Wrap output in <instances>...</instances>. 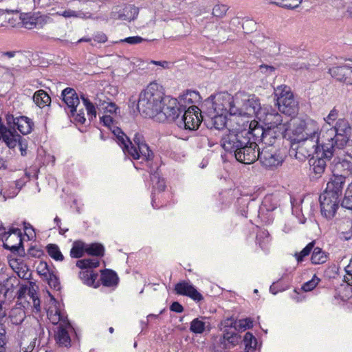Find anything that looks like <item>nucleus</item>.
Returning a JSON list of instances; mask_svg holds the SVG:
<instances>
[{
	"label": "nucleus",
	"mask_w": 352,
	"mask_h": 352,
	"mask_svg": "<svg viewBox=\"0 0 352 352\" xmlns=\"http://www.w3.org/2000/svg\"><path fill=\"white\" fill-rule=\"evenodd\" d=\"M249 135L250 131L246 129L229 130L221 138V146L226 151L233 153L239 162L252 164L257 160V144L251 141Z\"/></svg>",
	"instance_id": "nucleus-1"
},
{
	"label": "nucleus",
	"mask_w": 352,
	"mask_h": 352,
	"mask_svg": "<svg viewBox=\"0 0 352 352\" xmlns=\"http://www.w3.org/2000/svg\"><path fill=\"white\" fill-rule=\"evenodd\" d=\"M321 139L322 143L332 144L336 151L342 148L349 140H352V127L348 120L340 118L333 126H322Z\"/></svg>",
	"instance_id": "nucleus-2"
},
{
	"label": "nucleus",
	"mask_w": 352,
	"mask_h": 352,
	"mask_svg": "<svg viewBox=\"0 0 352 352\" xmlns=\"http://www.w3.org/2000/svg\"><path fill=\"white\" fill-rule=\"evenodd\" d=\"M163 100V94L158 89L157 84L151 83L140 94L138 109L145 118L156 120Z\"/></svg>",
	"instance_id": "nucleus-3"
},
{
	"label": "nucleus",
	"mask_w": 352,
	"mask_h": 352,
	"mask_svg": "<svg viewBox=\"0 0 352 352\" xmlns=\"http://www.w3.org/2000/svg\"><path fill=\"white\" fill-rule=\"evenodd\" d=\"M113 133L116 135L118 143L125 154H128L134 160L151 159L153 152L146 144L142 135L135 133L133 139V142H131L120 129L115 130Z\"/></svg>",
	"instance_id": "nucleus-4"
},
{
	"label": "nucleus",
	"mask_w": 352,
	"mask_h": 352,
	"mask_svg": "<svg viewBox=\"0 0 352 352\" xmlns=\"http://www.w3.org/2000/svg\"><path fill=\"white\" fill-rule=\"evenodd\" d=\"M236 109H232L234 116L257 118L258 113L263 108L258 98L254 94L239 91L235 94Z\"/></svg>",
	"instance_id": "nucleus-5"
},
{
	"label": "nucleus",
	"mask_w": 352,
	"mask_h": 352,
	"mask_svg": "<svg viewBox=\"0 0 352 352\" xmlns=\"http://www.w3.org/2000/svg\"><path fill=\"white\" fill-rule=\"evenodd\" d=\"M204 105L208 111H214L216 113L226 114L234 116L232 109H236L235 95L232 96L228 92H219L214 95H211L204 101Z\"/></svg>",
	"instance_id": "nucleus-6"
},
{
	"label": "nucleus",
	"mask_w": 352,
	"mask_h": 352,
	"mask_svg": "<svg viewBox=\"0 0 352 352\" xmlns=\"http://www.w3.org/2000/svg\"><path fill=\"white\" fill-rule=\"evenodd\" d=\"M274 95L276 98L277 105L279 111L289 116L297 113L298 102L294 98L290 88L286 85H280L274 89Z\"/></svg>",
	"instance_id": "nucleus-7"
},
{
	"label": "nucleus",
	"mask_w": 352,
	"mask_h": 352,
	"mask_svg": "<svg viewBox=\"0 0 352 352\" xmlns=\"http://www.w3.org/2000/svg\"><path fill=\"white\" fill-rule=\"evenodd\" d=\"M336 153V151H334L332 144L322 143V147L317 150L310 164L314 174V177L318 178L322 176L325 170L327 162L330 160Z\"/></svg>",
	"instance_id": "nucleus-8"
},
{
	"label": "nucleus",
	"mask_w": 352,
	"mask_h": 352,
	"mask_svg": "<svg viewBox=\"0 0 352 352\" xmlns=\"http://www.w3.org/2000/svg\"><path fill=\"white\" fill-rule=\"evenodd\" d=\"M99 263L98 258H85L76 262V266L81 269L79 278L84 284L94 287H98V283L95 284L98 274L95 273L93 269L98 267Z\"/></svg>",
	"instance_id": "nucleus-9"
},
{
	"label": "nucleus",
	"mask_w": 352,
	"mask_h": 352,
	"mask_svg": "<svg viewBox=\"0 0 352 352\" xmlns=\"http://www.w3.org/2000/svg\"><path fill=\"white\" fill-rule=\"evenodd\" d=\"M257 160L261 165L268 169H274L281 166L283 157L276 146H265L260 150L258 148Z\"/></svg>",
	"instance_id": "nucleus-10"
},
{
	"label": "nucleus",
	"mask_w": 352,
	"mask_h": 352,
	"mask_svg": "<svg viewBox=\"0 0 352 352\" xmlns=\"http://www.w3.org/2000/svg\"><path fill=\"white\" fill-rule=\"evenodd\" d=\"M257 119L263 122L265 127L278 128V126L283 125L288 129L290 128L289 120H284L282 116L271 107H263L260 110Z\"/></svg>",
	"instance_id": "nucleus-11"
},
{
	"label": "nucleus",
	"mask_w": 352,
	"mask_h": 352,
	"mask_svg": "<svg viewBox=\"0 0 352 352\" xmlns=\"http://www.w3.org/2000/svg\"><path fill=\"white\" fill-rule=\"evenodd\" d=\"M182 111L177 99L164 98L162 109L160 110L155 120L159 122H164L166 120L173 121L178 118L179 113Z\"/></svg>",
	"instance_id": "nucleus-12"
},
{
	"label": "nucleus",
	"mask_w": 352,
	"mask_h": 352,
	"mask_svg": "<svg viewBox=\"0 0 352 352\" xmlns=\"http://www.w3.org/2000/svg\"><path fill=\"white\" fill-rule=\"evenodd\" d=\"M297 142L296 148V157L300 161H303L307 157L315 155L319 148H321V142L309 138H302L296 137L295 139Z\"/></svg>",
	"instance_id": "nucleus-13"
},
{
	"label": "nucleus",
	"mask_w": 352,
	"mask_h": 352,
	"mask_svg": "<svg viewBox=\"0 0 352 352\" xmlns=\"http://www.w3.org/2000/svg\"><path fill=\"white\" fill-rule=\"evenodd\" d=\"M3 247L11 250L13 253L17 252L19 255L25 254L23 247L22 235L19 228H13L8 232H5L2 236Z\"/></svg>",
	"instance_id": "nucleus-14"
},
{
	"label": "nucleus",
	"mask_w": 352,
	"mask_h": 352,
	"mask_svg": "<svg viewBox=\"0 0 352 352\" xmlns=\"http://www.w3.org/2000/svg\"><path fill=\"white\" fill-rule=\"evenodd\" d=\"M299 126L296 130V133H298L297 137L322 142L321 130L319 131V127L315 121L312 120H308L307 122L301 121ZM322 143L320 144H322Z\"/></svg>",
	"instance_id": "nucleus-15"
},
{
	"label": "nucleus",
	"mask_w": 352,
	"mask_h": 352,
	"mask_svg": "<svg viewBox=\"0 0 352 352\" xmlns=\"http://www.w3.org/2000/svg\"><path fill=\"white\" fill-rule=\"evenodd\" d=\"M199 111L197 105L188 107L187 110L184 111V113L180 121L179 126L183 124L186 129L189 130L198 129L201 124V118H202Z\"/></svg>",
	"instance_id": "nucleus-16"
},
{
	"label": "nucleus",
	"mask_w": 352,
	"mask_h": 352,
	"mask_svg": "<svg viewBox=\"0 0 352 352\" xmlns=\"http://www.w3.org/2000/svg\"><path fill=\"white\" fill-rule=\"evenodd\" d=\"M139 8L134 5H122L115 6L110 17L113 20L131 21L134 20L138 15Z\"/></svg>",
	"instance_id": "nucleus-17"
},
{
	"label": "nucleus",
	"mask_w": 352,
	"mask_h": 352,
	"mask_svg": "<svg viewBox=\"0 0 352 352\" xmlns=\"http://www.w3.org/2000/svg\"><path fill=\"white\" fill-rule=\"evenodd\" d=\"M332 173L344 179L352 176V156L345 155L343 157H336L333 160Z\"/></svg>",
	"instance_id": "nucleus-18"
},
{
	"label": "nucleus",
	"mask_w": 352,
	"mask_h": 352,
	"mask_svg": "<svg viewBox=\"0 0 352 352\" xmlns=\"http://www.w3.org/2000/svg\"><path fill=\"white\" fill-rule=\"evenodd\" d=\"M288 130L283 125L278 128L265 127V132H263L264 133L263 143L266 146H275L276 141L283 137Z\"/></svg>",
	"instance_id": "nucleus-19"
},
{
	"label": "nucleus",
	"mask_w": 352,
	"mask_h": 352,
	"mask_svg": "<svg viewBox=\"0 0 352 352\" xmlns=\"http://www.w3.org/2000/svg\"><path fill=\"white\" fill-rule=\"evenodd\" d=\"M175 290L177 294L188 296L196 301H200L203 299L202 295L190 282L182 281L177 283L175 286Z\"/></svg>",
	"instance_id": "nucleus-20"
},
{
	"label": "nucleus",
	"mask_w": 352,
	"mask_h": 352,
	"mask_svg": "<svg viewBox=\"0 0 352 352\" xmlns=\"http://www.w3.org/2000/svg\"><path fill=\"white\" fill-rule=\"evenodd\" d=\"M61 97L64 102L70 109L71 116H74L76 108L80 103L76 91L72 88L67 87L62 91Z\"/></svg>",
	"instance_id": "nucleus-21"
},
{
	"label": "nucleus",
	"mask_w": 352,
	"mask_h": 352,
	"mask_svg": "<svg viewBox=\"0 0 352 352\" xmlns=\"http://www.w3.org/2000/svg\"><path fill=\"white\" fill-rule=\"evenodd\" d=\"M21 138V135L14 129L11 130L5 125H0V140H2L9 148L16 147Z\"/></svg>",
	"instance_id": "nucleus-22"
},
{
	"label": "nucleus",
	"mask_w": 352,
	"mask_h": 352,
	"mask_svg": "<svg viewBox=\"0 0 352 352\" xmlns=\"http://www.w3.org/2000/svg\"><path fill=\"white\" fill-rule=\"evenodd\" d=\"M201 100V96L198 91L187 90L182 95L179 96L177 100L179 106L182 111L187 110V106L196 105Z\"/></svg>",
	"instance_id": "nucleus-23"
},
{
	"label": "nucleus",
	"mask_w": 352,
	"mask_h": 352,
	"mask_svg": "<svg viewBox=\"0 0 352 352\" xmlns=\"http://www.w3.org/2000/svg\"><path fill=\"white\" fill-rule=\"evenodd\" d=\"M344 184L345 179L343 177L333 174V177L327 183V188L324 191L340 197L342 195Z\"/></svg>",
	"instance_id": "nucleus-24"
},
{
	"label": "nucleus",
	"mask_w": 352,
	"mask_h": 352,
	"mask_svg": "<svg viewBox=\"0 0 352 352\" xmlns=\"http://www.w3.org/2000/svg\"><path fill=\"white\" fill-rule=\"evenodd\" d=\"M207 118L205 123L208 128L220 130L226 125V115L216 113L212 111H208Z\"/></svg>",
	"instance_id": "nucleus-25"
},
{
	"label": "nucleus",
	"mask_w": 352,
	"mask_h": 352,
	"mask_svg": "<svg viewBox=\"0 0 352 352\" xmlns=\"http://www.w3.org/2000/svg\"><path fill=\"white\" fill-rule=\"evenodd\" d=\"M69 326H58L55 331L54 339L56 343L61 347H69L71 346V338L68 333Z\"/></svg>",
	"instance_id": "nucleus-26"
},
{
	"label": "nucleus",
	"mask_w": 352,
	"mask_h": 352,
	"mask_svg": "<svg viewBox=\"0 0 352 352\" xmlns=\"http://www.w3.org/2000/svg\"><path fill=\"white\" fill-rule=\"evenodd\" d=\"M47 317L53 324L58 326H69V322L60 310L55 307H50L47 311Z\"/></svg>",
	"instance_id": "nucleus-27"
},
{
	"label": "nucleus",
	"mask_w": 352,
	"mask_h": 352,
	"mask_svg": "<svg viewBox=\"0 0 352 352\" xmlns=\"http://www.w3.org/2000/svg\"><path fill=\"white\" fill-rule=\"evenodd\" d=\"M240 341L241 336L235 332V330L232 329H226L220 338L221 344L226 349H230L237 345Z\"/></svg>",
	"instance_id": "nucleus-28"
},
{
	"label": "nucleus",
	"mask_w": 352,
	"mask_h": 352,
	"mask_svg": "<svg viewBox=\"0 0 352 352\" xmlns=\"http://www.w3.org/2000/svg\"><path fill=\"white\" fill-rule=\"evenodd\" d=\"M95 104L98 108L102 109L104 112L118 114L120 113L119 107L114 103L105 100V96L102 93L97 94Z\"/></svg>",
	"instance_id": "nucleus-29"
},
{
	"label": "nucleus",
	"mask_w": 352,
	"mask_h": 352,
	"mask_svg": "<svg viewBox=\"0 0 352 352\" xmlns=\"http://www.w3.org/2000/svg\"><path fill=\"white\" fill-rule=\"evenodd\" d=\"M14 125L23 135L30 133L34 127L32 120L26 116H19L14 119Z\"/></svg>",
	"instance_id": "nucleus-30"
},
{
	"label": "nucleus",
	"mask_w": 352,
	"mask_h": 352,
	"mask_svg": "<svg viewBox=\"0 0 352 352\" xmlns=\"http://www.w3.org/2000/svg\"><path fill=\"white\" fill-rule=\"evenodd\" d=\"M100 280L104 286L112 287L118 284V277L113 271L105 270L102 272Z\"/></svg>",
	"instance_id": "nucleus-31"
},
{
	"label": "nucleus",
	"mask_w": 352,
	"mask_h": 352,
	"mask_svg": "<svg viewBox=\"0 0 352 352\" xmlns=\"http://www.w3.org/2000/svg\"><path fill=\"white\" fill-rule=\"evenodd\" d=\"M34 102L40 108H43L45 106H47L51 102V98L43 89H40L36 91L33 96Z\"/></svg>",
	"instance_id": "nucleus-32"
},
{
	"label": "nucleus",
	"mask_w": 352,
	"mask_h": 352,
	"mask_svg": "<svg viewBox=\"0 0 352 352\" xmlns=\"http://www.w3.org/2000/svg\"><path fill=\"white\" fill-rule=\"evenodd\" d=\"M246 130L250 131V138L252 135L253 138H254V140H261L263 142L264 135L263 132H265V125L262 126H258V122L254 120L250 123L249 129Z\"/></svg>",
	"instance_id": "nucleus-33"
},
{
	"label": "nucleus",
	"mask_w": 352,
	"mask_h": 352,
	"mask_svg": "<svg viewBox=\"0 0 352 352\" xmlns=\"http://www.w3.org/2000/svg\"><path fill=\"white\" fill-rule=\"evenodd\" d=\"M24 298H25L28 304L32 305V307L35 309L36 312H39L41 311V302L34 287H31L28 289V292L24 296Z\"/></svg>",
	"instance_id": "nucleus-34"
},
{
	"label": "nucleus",
	"mask_w": 352,
	"mask_h": 352,
	"mask_svg": "<svg viewBox=\"0 0 352 352\" xmlns=\"http://www.w3.org/2000/svg\"><path fill=\"white\" fill-rule=\"evenodd\" d=\"M329 257V254L320 248H315L311 254V261L313 264L319 265L324 263Z\"/></svg>",
	"instance_id": "nucleus-35"
},
{
	"label": "nucleus",
	"mask_w": 352,
	"mask_h": 352,
	"mask_svg": "<svg viewBox=\"0 0 352 352\" xmlns=\"http://www.w3.org/2000/svg\"><path fill=\"white\" fill-rule=\"evenodd\" d=\"M104 248L100 243L85 244V252L89 255L96 256H102L104 255Z\"/></svg>",
	"instance_id": "nucleus-36"
},
{
	"label": "nucleus",
	"mask_w": 352,
	"mask_h": 352,
	"mask_svg": "<svg viewBox=\"0 0 352 352\" xmlns=\"http://www.w3.org/2000/svg\"><path fill=\"white\" fill-rule=\"evenodd\" d=\"M85 252V243L78 241H75L70 250V256L72 258H80Z\"/></svg>",
	"instance_id": "nucleus-37"
},
{
	"label": "nucleus",
	"mask_w": 352,
	"mask_h": 352,
	"mask_svg": "<svg viewBox=\"0 0 352 352\" xmlns=\"http://www.w3.org/2000/svg\"><path fill=\"white\" fill-rule=\"evenodd\" d=\"M346 65L333 67L329 69L330 75L336 80L344 82L345 80Z\"/></svg>",
	"instance_id": "nucleus-38"
},
{
	"label": "nucleus",
	"mask_w": 352,
	"mask_h": 352,
	"mask_svg": "<svg viewBox=\"0 0 352 352\" xmlns=\"http://www.w3.org/2000/svg\"><path fill=\"white\" fill-rule=\"evenodd\" d=\"M320 208L322 214L327 219H331L334 217L336 210L338 208V205L333 206L331 204H325V202H322V204H320Z\"/></svg>",
	"instance_id": "nucleus-39"
},
{
	"label": "nucleus",
	"mask_w": 352,
	"mask_h": 352,
	"mask_svg": "<svg viewBox=\"0 0 352 352\" xmlns=\"http://www.w3.org/2000/svg\"><path fill=\"white\" fill-rule=\"evenodd\" d=\"M245 349L247 352L254 351L256 348L257 341L255 337L250 332H247L243 338Z\"/></svg>",
	"instance_id": "nucleus-40"
},
{
	"label": "nucleus",
	"mask_w": 352,
	"mask_h": 352,
	"mask_svg": "<svg viewBox=\"0 0 352 352\" xmlns=\"http://www.w3.org/2000/svg\"><path fill=\"white\" fill-rule=\"evenodd\" d=\"M47 250L48 254L54 260L58 261H62L63 260V255L57 245L49 244L47 246Z\"/></svg>",
	"instance_id": "nucleus-41"
},
{
	"label": "nucleus",
	"mask_w": 352,
	"mask_h": 352,
	"mask_svg": "<svg viewBox=\"0 0 352 352\" xmlns=\"http://www.w3.org/2000/svg\"><path fill=\"white\" fill-rule=\"evenodd\" d=\"M319 200L320 204H322V202H325V204L333 206L338 205L340 201L338 197L331 195L325 191L320 195Z\"/></svg>",
	"instance_id": "nucleus-42"
},
{
	"label": "nucleus",
	"mask_w": 352,
	"mask_h": 352,
	"mask_svg": "<svg viewBox=\"0 0 352 352\" xmlns=\"http://www.w3.org/2000/svg\"><path fill=\"white\" fill-rule=\"evenodd\" d=\"M302 3V0H280V2H272L280 8L287 9H295Z\"/></svg>",
	"instance_id": "nucleus-43"
},
{
	"label": "nucleus",
	"mask_w": 352,
	"mask_h": 352,
	"mask_svg": "<svg viewBox=\"0 0 352 352\" xmlns=\"http://www.w3.org/2000/svg\"><path fill=\"white\" fill-rule=\"evenodd\" d=\"M206 327V323L199 318L194 319L190 323V329L195 333H202Z\"/></svg>",
	"instance_id": "nucleus-44"
},
{
	"label": "nucleus",
	"mask_w": 352,
	"mask_h": 352,
	"mask_svg": "<svg viewBox=\"0 0 352 352\" xmlns=\"http://www.w3.org/2000/svg\"><path fill=\"white\" fill-rule=\"evenodd\" d=\"M153 184V188L158 191H163L165 189L166 184L164 179H161L157 173H153L151 177Z\"/></svg>",
	"instance_id": "nucleus-45"
},
{
	"label": "nucleus",
	"mask_w": 352,
	"mask_h": 352,
	"mask_svg": "<svg viewBox=\"0 0 352 352\" xmlns=\"http://www.w3.org/2000/svg\"><path fill=\"white\" fill-rule=\"evenodd\" d=\"M84 106L86 108L87 115L90 117V119L95 118L96 117V110L95 105L87 98L81 96Z\"/></svg>",
	"instance_id": "nucleus-46"
},
{
	"label": "nucleus",
	"mask_w": 352,
	"mask_h": 352,
	"mask_svg": "<svg viewBox=\"0 0 352 352\" xmlns=\"http://www.w3.org/2000/svg\"><path fill=\"white\" fill-rule=\"evenodd\" d=\"M346 226L350 228L349 231L344 230L343 223L340 226L339 237L340 239L348 241L352 239V221H348Z\"/></svg>",
	"instance_id": "nucleus-47"
},
{
	"label": "nucleus",
	"mask_w": 352,
	"mask_h": 352,
	"mask_svg": "<svg viewBox=\"0 0 352 352\" xmlns=\"http://www.w3.org/2000/svg\"><path fill=\"white\" fill-rule=\"evenodd\" d=\"M38 273L44 276L45 278H47L53 272L50 269L48 264L45 261H40L37 266Z\"/></svg>",
	"instance_id": "nucleus-48"
},
{
	"label": "nucleus",
	"mask_w": 352,
	"mask_h": 352,
	"mask_svg": "<svg viewBox=\"0 0 352 352\" xmlns=\"http://www.w3.org/2000/svg\"><path fill=\"white\" fill-rule=\"evenodd\" d=\"M314 242L312 241L307 245V246L302 249V250L299 253H296L295 256L298 261V262H300L303 260V258L306 256L309 255L314 248Z\"/></svg>",
	"instance_id": "nucleus-49"
},
{
	"label": "nucleus",
	"mask_w": 352,
	"mask_h": 352,
	"mask_svg": "<svg viewBox=\"0 0 352 352\" xmlns=\"http://www.w3.org/2000/svg\"><path fill=\"white\" fill-rule=\"evenodd\" d=\"M252 320L250 318H245L239 320L238 322H234V327L235 330L236 329H243L245 330L247 329H250L252 327Z\"/></svg>",
	"instance_id": "nucleus-50"
},
{
	"label": "nucleus",
	"mask_w": 352,
	"mask_h": 352,
	"mask_svg": "<svg viewBox=\"0 0 352 352\" xmlns=\"http://www.w3.org/2000/svg\"><path fill=\"white\" fill-rule=\"evenodd\" d=\"M338 117V111L334 107L331 109L327 117L324 118L325 124L324 125H329L333 126V122L337 120Z\"/></svg>",
	"instance_id": "nucleus-51"
},
{
	"label": "nucleus",
	"mask_w": 352,
	"mask_h": 352,
	"mask_svg": "<svg viewBox=\"0 0 352 352\" xmlns=\"http://www.w3.org/2000/svg\"><path fill=\"white\" fill-rule=\"evenodd\" d=\"M6 329L3 324H0V352H6Z\"/></svg>",
	"instance_id": "nucleus-52"
},
{
	"label": "nucleus",
	"mask_w": 352,
	"mask_h": 352,
	"mask_svg": "<svg viewBox=\"0 0 352 352\" xmlns=\"http://www.w3.org/2000/svg\"><path fill=\"white\" fill-rule=\"evenodd\" d=\"M228 8L224 5H216L212 10V14L216 17H222L226 12Z\"/></svg>",
	"instance_id": "nucleus-53"
},
{
	"label": "nucleus",
	"mask_w": 352,
	"mask_h": 352,
	"mask_svg": "<svg viewBox=\"0 0 352 352\" xmlns=\"http://www.w3.org/2000/svg\"><path fill=\"white\" fill-rule=\"evenodd\" d=\"M46 279L48 281V284L51 287L54 288L55 289H59L60 288V283L58 281V278L56 276V275L52 273L50 274Z\"/></svg>",
	"instance_id": "nucleus-54"
},
{
	"label": "nucleus",
	"mask_w": 352,
	"mask_h": 352,
	"mask_svg": "<svg viewBox=\"0 0 352 352\" xmlns=\"http://www.w3.org/2000/svg\"><path fill=\"white\" fill-rule=\"evenodd\" d=\"M75 120L76 122L79 124H84L86 121V118L85 117V113L83 109H79L78 111L76 110L75 112L74 116H72Z\"/></svg>",
	"instance_id": "nucleus-55"
},
{
	"label": "nucleus",
	"mask_w": 352,
	"mask_h": 352,
	"mask_svg": "<svg viewBox=\"0 0 352 352\" xmlns=\"http://www.w3.org/2000/svg\"><path fill=\"white\" fill-rule=\"evenodd\" d=\"M144 39L139 36H130L125 38L124 39L122 40L123 42H126L131 45H135L138 44L144 41Z\"/></svg>",
	"instance_id": "nucleus-56"
},
{
	"label": "nucleus",
	"mask_w": 352,
	"mask_h": 352,
	"mask_svg": "<svg viewBox=\"0 0 352 352\" xmlns=\"http://www.w3.org/2000/svg\"><path fill=\"white\" fill-rule=\"evenodd\" d=\"M317 284L318 282L316 280L311 279V280H309L304 283L303 285L302 286V289L305 292H309L314 289L316 287Z\"/></svg>",
	"instance_id": "nucleus-57"
},
{
	"label": "nucleus",
	"mask_w": 352,
	"mask_h": 352,
	"mask_svg": "<svg viewBox=\"0 0 352 352\" xmlns=\"http://www.w3.org/2000/svg\"><path fill=\"white\" fill-rule=\"evenodd\" d=\"M342 206L346 209L352 210V197L349 195H346V192L342 201Z\"/></svg>",
	"instance_id": "nucleus-58"
},
{
	"label": "nucleus",
	"mask_w": 352,
	"mask_h": 352,
	"mask_svg": "<svg viewBox=\"0 0 352 352\" xmlns=\"http://www.w3.org/2000/svg\"><path fill=\"white\" fill-rule=\"evenodd\" d=\"M259 71L266 75H271L275 71V68L272 66L267 65H261L259 67Z\"/></svg>",
	"instance_id": "nucleus-59"
},
{
	"label": "nucleus",
	"mask_w": 352,
	"mask_h": 352,
	"mask_svg": "<svg viewBox=\"0 0 352 352\" xmlns=\"http://www.w3.org/2000/svg\"><path fill=\"white\" fill-rule=\"evenodd\" d=\"M344 82L346 84H352V67L347 65H346Z\"/></svg>",
	"instance_id": "nucleus-60"
},
{
	"label": "nucleus",
	"mask_w": 352,
	"mask_h": 352,
	"mask_svg": "<svg viewBox=\"0 0 352 352\" xmlns=\"http://www.w3.org/2000/svg\"><path fill=\"white\" fill-rule=\"evenodd\" d=\"M43 254V252L34 247H31L28 250V254L32 257H40Z\"/></svg>",
	"instance_id": "nucleus-61"
},
{
	"label": "nucleus",
	"mask_w": 352,
	"mask_h": 352,
	"mask_svg": "<svg viewBox=\"0 0 352 352\" xmlns=\"http://www.w3.org/2000/svg\"><path fill=\"white\" fill-rule=\"evenodd\" d=\"M57 14L60 16H63L65 18H69V17H77L78 14L76 11L72 10H65L62 12H57Z\"/></svg>",
	"instance_id": "nucleus-62"
},
{
	"label": "nucleus",
	"mask_w": 352,
	"mask_h": 352,
	"mask_svg": "<svg viewBox=\"0 0 352 352\" xmlns=\"http://www.w3.org/2000/svg\"><path fill=\"white\" fill-rule=\"evenodd\" d=\"M94 40L98 43H104L107 41V37L104 33L98 32L94 35Z\"/></svg>",
	"instance_id": "nucleus-63"
},
{
	"label": "nucleus",
	"mask_w": 352,
	"mask_h": 352,
	"mask_svg": "<svg viewBox=\"0 0 352 352\" xmlns=\"http://www.w3.org/2000/svg\"><path fill=\"white\" fill-rule=\"evenodd\" d=\"M170 309L176 313H182L184 311V307L178 302H173L170 307Z\"/></svg>",
	"instance_id": "nucleus-64"
}]
</instances>
